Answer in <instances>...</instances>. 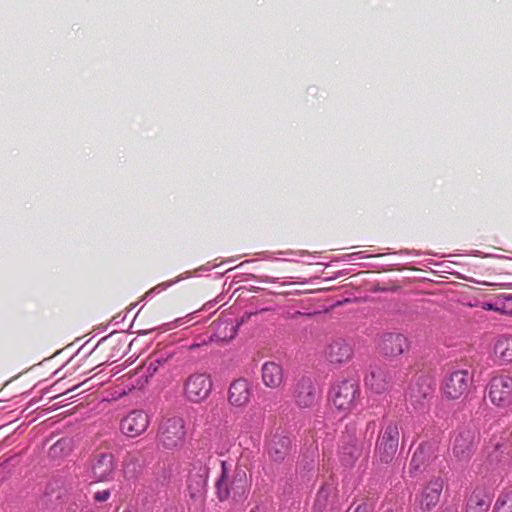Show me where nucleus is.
<instances>
[{
  "instance_id": "f257e3e1",
  "label": "nucleus",
  "mask_w": 512,
  "mask_h": 512,
  "mask_svg": "<svg viewBox=\"0 0 512 512\" xmlns=\"http://www.w3.org/2000/svg\"><path fill=\"white\" fill-rule=\"evenodd\" d=\"M328 399L339 413L343 416L349 415L361 399L359 382L353 378L334 381L330 386Z\"/></svg>"
},
{
  "instance_id": "f03ea898",
  "label": "nucleus",
  "mask_w": 512,
  "mask_h": 512,
  "mask_svg": "<svg viewBox=\"0 0 512 512\" xmlns=\"http://www.w3.org/2000/svg\"><path fill=\"white\" fill-rule=\"evenodd\" d=\"M434 388L430 378L419 376L412 380L405 394L406 409L410 414H424L429 410V403Z\"/></svg>"
},
{
  "instance_id": "7ed1b4c3",
  "label": "nucleus",
  "mask_w": 512,
  "mask_h": 512,
  "mask_svg": "<svg viewBox=\"0 0 512 512\" xmlns=\"http://www.w3.org/2000/svg\"><path fill=\"white\" fill-rule=\"evenodd\" d=\"M399 427L397 422L388 421L380 430L374 450L377 463L390 464L397 453L399 446Z\"/></svg>"
},
{
  "instance_id": "20e7f679",
  "label": "nucleus",
  "mask_w": 512,
  "mask_h": 512,
  "mask_svg": "<svg viewBox=\"0 0 512 512\" xmlns=\"http://www.w3.org/2000/svg\"><path fill=\"white\" fill-rule=\"evenodd\" d=\"M480 443V433L475 426L460 427L452 442V455L458 462L467 463Z\"/></svg>"
},
{
  "instance_id": "39448f33",
  "label": "nucleus",
  "mask_w": 512,
  "mask_h": 512,
  "mask_svg": "<svg viewBox=\"0 0 512 512\" xmlns=\"http://www.w3.org/2000/svg\"><path fill=\"white\" fill-rule=\"evenodd\" d=\"M228 468L226 461H221V475L216 482L217 497L220 501H225L232 497L241 498L246 493V473L242 469L234 471L231 481L227 480Z\"/></svg>"
},
{
  "instance_id": "423d86ee",
  "label": "nucleus",
  "mask_w": 512,
  "mask_h": 512,
  "mask_svg": "<svg viewBox=\"0 0 512 512\" xmlns=\"http://www.w3.org/2000/svg\"><path fill=\"white\" fill-rule=\"evenodd\" d=\"M158 438L166 449L181 447L186 438L184 419L177 416L164 419L159 427Z\"/></svg>"
},
{
  "instance_id": "0eeeda50",
  "label": "nucleus",
  "mask_w": 512,
  "mask_h": 512,
  "mask_svg": "<svg viewBox=\"0 0 512 512\" xmlns=\"http://www.w3.org/2000/svg\"><path fill=\"white\" fill-rule=\"evenodd\" d=\"M321 398L317 383L309 376L300 377L292 388V399L299 409L313 408Z\"/></svg>"
},
{
  "instance_id": "6e6552de",
  "label": "nucleus",
  "mask_w": 512,
  "mask_h": 512,
  "mask_svg": "<svg viewBox=\"0 0 512 512\" xmlns=\"http://www.w3.org/2000/svg\"><path fill=\"white\" fill-rule=\"evenodd\" d=\"M472 384V376L466 369L451 371L443 380V393L449 399H459Z\"/></svg>"
},
{
  "instance_id": "1a4fd4ad",
  "label": "nucleus",
  "mask_w": 512,
  "mask_h": 512,
  "mask_svg": "<svg viewBox=\"0 0 512 512\" xmlns=\"http://www.w3.org/2000/svg\"><path fill=\"white\" fill-rule=\"evenodd\" d=\"M212 389V381L206 373L191 374L184 383V394L191 402H201L205 400Z\"/></svg>"
},
{
  "instance_id": "9d476101",
  "label": "nucleus",
  "mask_w": 512,
  "mask_h": 512,
  "mask_svg": "<svg viewBox=\"0 0 512 512\" xmlns=\"http://www.w3.org/2000/svg\"><path fill=\"white\" fill-rule=\"evenodd\" d=\"M488 396L498 407H506L512 401V378L509 376L493 377L488 384Z\"/></svg>"
},
{
  "instance_id": "9b49d317",
  "label": "nucleus",
  "mask_w": 512,
  "mask_h": 512,
  "mask_svg": "<svg viewBox=\"0 0 512 512\" xmlns=\"http://www.w3.org/2000/svg\"><path fill=\"white\" fill-rule=\"evenodd\" d=\"M150 423L147 413L143 410H133L120 421V431L123 435L134 438L144 433Z\"/></svg>"
},
{
  "instance_id": "f8f14e48",
  "label": "nucleus",
  "mask_w": 512,
  "mask_h": 512,
  "mask_svg": "<svg viewBox=\"0 0 512 512\" xmlns=\"http://www.w3.org/2000/svg\"><path fill=\"white\" fill-rule=\"evenodd\" d=\"M444 484V479L436 476L431 478L424 486L419 497V506L422 511H430L438 504Z\"/></svg>"
},
{
  "instance_id": "ddd939ff",
  "label": "nucleus",
  "mask_w": 512,
  "mask_h": 512,
  "mask_svg": "<svg viewBox=\"0 0 512 512\" xmlns=\"http://www.w3.org/2000/svg\"><path fill=\"white\" fill-rule=\"evenodd\" d=\"M392 377L388 368L378 365L370 366L369 372L365 376V384L372 392L380 394L388 390Z\"/></svg>"
},
{
  "instance_id": "4468645a",
  "label": "nucleus",
  "mask_w": 512,
  "mask_h": 512,
  "mask_svg": "<svg viewBox=\"0 0 512 512\" xmlns=\"http://www.w3.org/2000/svg\"><path fill=\"white\" fill-rule=\"evenodd\" d=\"M292 441L285 431H276L267 446L269 458L274 462H282L289 455Z\"/></svg>"
},
{
  "instance_id": "2eb2a0df",
  "label": "nucleus",
  "mask_w": 512,
  "mask_h": 512,
  "mask_svg": "<svg viewBox=\"0 0 512 512\" xmlns=\"http://www.w3.org/2000/svg\"><path fill=\"white\" fill-rule=\"evenodd\" d=\"M408 339L400 333H385L379 343L380 353L385 357H397L408 349Z\"/></svg>"
},
{
  "instance_id": "dca6fc26",
  "label": "nucleus",
  "mask_w": 512,
  "mask_h": 512,
  "mask_svg": "<svg viewBox=\"0 0 512 512\" xmlns=\"http://www.w3.org/2000/svg\"><path fill=\"white\" fill-rule=\"evenodd\" d=\"M337 489L332 484H323L318 490L314 504L313 512H324L327 509H337Z\"/></svg>"
},
{
  "instance_id": "f3484780",
  "label": "nucleus",
  "mask_w": 512,
  "mask_h": 512,
  "mask_svg": "<svg viewBox=\"0 0 512 512\" xmlns=\"http://www.w3.org/2000/svg\"><path fill=\"white\" fill-rule=\"evenodd\" d=\"M251 396L250 383L243 378L237 379L230 384L228 400L231 405L241 407L246 405Z\"/></svg>"
},
{
  "instance_id": "a211bd4d",
  "label": "nucleus",
  "mask_w": 512,
  "mask_h": 512,
  "mask_svg": "<svg viewBox=\"0 0 512 512\" xmlns=\"http://www.w3.org/2000/svg\"><path fill=\"white\" fill-rule=\"evenodd\" d=\"M92 476L97 482L108 480L114 470L113 456L108 453L97 455L92 461Z\"/></svg>"
},
{
  "instance_id": "6ab92c4d",
  "label": "nucleus",
  "mask_w": 512,
  "mask_h": 512,
  "mask_svg": "<svg viewBox=\"0 0 512 512\" xmlns=\"http://www.w3.org/2000/svg\"><path fill=\"white\" fill-rule=\"evenodd\" d=\"M208 477L209 468L206 465L200 464L198 467H193L188 477V489L192 497L205 491Z\"/></svg>"
},
{
  "instance_id": "aec40b11",
  "label": "nucleus",
  "mask_w": 512,
  "mask_h": 512,
  "mask_svg": "<svg viewBox=\"0 0 512 512\" xmlns=\"http://www.w3.org/2000/svg\"><path fill=\"white\" fill-rule=\"evenodd\" d=\"M432 454L433 445L431 443L423 442L419 444L410 461L409 473L412 477L421 472L422 467L430 461Z\"/></svg>"
},
{
  "instance_id": "412c9836",
  "label": "nucleus",
  "mask_w": 512,
  "mask_h": 512,
  "mask_svg": "<svg viewBox=\"0 0 512 512\" xmlns=\"http://www.w3.org/2000/svg\"><path fill=\"white\" fill-rule=\"evenodd\" d=\"M262 381L266 387L278 388L284 380V372L280 363L268 361L262 365Z\"/></svg>"
},
{
  "instance_id": "4be33fe9",
  "label": "nucleus",
  "mask_w": 512,
  "mask_h": 512,
  "mask_svg": "<svg viewBox=\"0 0 512 512\" xmlns=\"http://www.w3.org/2000/svg\"><path fill=\"white\" fill-rule=\"evenodd\" d=\"M326 355L331 363H342L351 358L352 348L344 341H335L328 346Z\"/></svg>"
},
{
  "instance_id": "5701e85b",
  "label": "nucleus",
  "mask_w": 512,
  "mask_h": 512,
  "mask_svg": "<svg viewBox=\"0 0 512 512\" xmlns=\"http://www.w3.org/2000/svg\"><path fill=\"white\" fill-rule=\"evenodd\" d=\"M491 499L483 490L476 489L468 497L465 512H487Z\"/></svg>"
},
{
  "instance_id": "b1692460",
  "label": "nucleus",
  "mask_w": 512,
  "mask_h": 512,
  "mask_svg": "<svg viewBox=\"0 0 512 512\" xmlns=\"http://www.w3.org/2000/svg\"><path fill=\"white\" fill-rule=\"evenodd\" d=\"M175 355L173 350H164L155 355L146 367L144 376L145 378L153 377L159 370L160 367L168 363Z\"/></svg>"
},
{
  "instance_id": "393cba45",
  "label": "nucleus",
  "mask_w": 512,
  "mask_h": 512,
  "mask_svg": "<svg viewBox=\"0 0 512 512\" xmlns=\"http://www.w3.org/2000/svg\"><path fill=\"white\" fill-rule=\"evenodd\" d=\"M495 354L503 362H512V337L501 336L494 347Z\"/></svg>"
},
{
  "instance_id": "a878e982",
  "label": "nucleus",
  "mask_w": 512,
  "mask_h": 512,
  "mask_svg": "<svg viewBox=\"0 0 512 512\" xmlns=\"http://www.w3.org/2000/svg\"><path fill=\"white\" fill-rule=\"evenodd\" d=\"M360 449L356 444L349 443L340 451V461L345 467H352L360 457Z\"/></svg>"
},
{
  "instance_id": "bb28decb",
  "label": "nucleus",
  "mask_w": 512,
  "mask_h": 512,
  "mask_svg": "<svg viewBox=\"0 0 512 512\" xmlns=\"http://www.w3.org/2000/svg\"><path fill=\"white\" fill-rule=\"evenodd\" d=\"M73 448V440L63 437L56 441L49 449V454L53 458L67 456Z\"/></svg>"
},
{
  "instance_id": "cd10ccee",
  "label": "nucleus",
  "mask_w": 512,
  "mask_h": 512,
  "mask_svg": "<svg viewBox=\"0 0 512 512\" xmlns=\"http://www.w3.org/2000/svg\"><path fill=\"white\" fill-rule=\"evenodd\" d=\"M189 277H191V273L190 272H185V273L179 275L174 280L166 281V282H163L161 284H158L157 286L153 287L152 289H150L149 291L146 292V294L144 295V299L152 298L154 295H156V294L166 290L170 286L178 283L179 281H181L183 279H187Z\"/></svg>"
},
{
  "instance_id": "c85d7f7f",
  "label": "nucleus",
  "mask_w": 512,
  "mask_h": 512,
  "mask_svg": "<svg viewBox=\"0 0 512 512\" xmlns=\"http://www.w3.org/2000/svg\"><path fill=\"white\" fill-rule=\"evenodd\" d=\"M493 512H512V491L498 497Z\"/></svg>"
},
{
  "instance_id": "c756f323",
  "label": "nucleus",
  "mask_w": 512,
  "mask_h": 512,
  "mask_svg": "<svg viewBox=\"0 0 512 512\" xmlns=\"http://www.w3.org/2000/svg\"><path fill=\"white\" fill-rule=\"evenodd\" d=\"M275 255H281V256H284V258H282V260L284 261H297L296 260V256H304V255H308L310 257H314L313 255L309 254L307 251L305 250H298V251H293V250H286V251H278V252H275L274 253Z\"/></svg>"
},
{
  "instance_id": "7c9ffc66",
  "label": "nucleus",
  "mask_w": 512,
  "mask_h": 512,
  "mask_svg": "<svg viewBox=\"0 0 512 512\" xmlns=\"http://www.w3.org/2000/svg\"><path fill=\"white\" fill-rule=\"evenodd\" d=\"M367 257H368V255H366V253L364 251H359V252H354V253H349V254L343 255L342 260L346 261V262H353L357 259H363V258H367Z\"/></svg>"
},
{
  "instance_id": "2f4dec72",
  "label": "nucleus",
  "mask_w": 512,
  "mask_h": 512,
  "mask_svg": "<svg viewBox=\"0 0 512 512\" xmlns=\"http://www.w3.org/2000/svg\"><path fill=\"white\" fill-rule=\"evenodd\" d=\"M110 491L109 490H102V491H97L95 494H94V500L96 502H104L106 500L109 499L110 497Z\"/></svg>"
},
{
  "instance_id": "473e14b6",
  "label": "nucleus",
  "mask_w": 512,
  "mask_h": 512,
  "mask_svg": "<svg viewBox=\"0 0 512 512\" xmlns=\"http://www.w3.org/2000/svg\"><path fill=\"white\" fill-rule=\"evenodd\" d=\"M353 512H373V507L367 502L359 504Z\"/></svg>"
},
{
  "instance_id": "72a5a7b5",
  "label": "nucleus",
  "mask_w": 512,
  "mask_h": 512,
  "mask_svg": "<svg viewBox=\"0 0 512 512\" xmlns=\"http://www.w3.org/2000/svg\"><path fill=\"white\" fill-rule=\"evenodd\" d=\"M218 266H219V264H211L210 262H208L207 264L202 265L198 269H196L195 273H197V272H208V271H211L212 269H214V268H216Z\"/></svg>"
},
{
  "instance_id": "f704fd0d",
  "label": "nucleus",
  "mask_w": 512,
  "mask_h": 512,
  "mask_svg": "<svg viewBox=\"0 0 512 512\" xmlns=\"http://www.w3.org/2000/svg\"><path fill=\"white\" fill-rule=\"evenodd\" d=\"M314 466H315V460H314V457H311L310 460L306 461V463L303 465V469L310 471L314 468Z\"/></svg>"
},
{
  "instance_id": "c9c22d12",
  "label": "nucleus",
  "mask_w": 512,
  "mask_h": 512,
  "mask_svg": "<svg viewBox=\"0 0 512 512\" xmlns=\"http://www.w3.org/2000/svg\"><path fill=\"white\" fill-rule=\"evenodd\" d=\"M483 308L486 310H493V311H499L500 309L496 306V304L493 303H485L483 305Z\"/></svg>"
},
{
  "instance_id": "e433bc0d",
  "label": "nucleus",
  "mask_w": 512,
  "mask_h": 512,
  "mask_svg": "<svg viewBox=\"0 0 512 512\" xmlns=\"http://www.w3.org/2000/svg\"><path fill=\"white\" fill-rule=\"evenodd\" d=\"M439 512H457V509L454 507H445L441 509Z\"/></svg>"
},
{
  "instance_id": "4c0bfd02",
  "label": "nucleus",
  "mask_w": 512,
  "mask_h": 512,
  "mask_svg": "<svg viewBox=\"0 0 512 512\" xmlns=\"http://www.w3.org/2000/svg\"><path fill=\"white\" fill-rule=\"evenodd\" d=\"M209 305V308L213 307L215 305V302H208L204 305V310H207V306Z\"/></svg>"
},
{
  "instance_id": "58836bf2",
  "label": "nucleus",
  "mask_w": 512,
  "mask_h": 512,
  "mask_svg": "<svg viewBox=\"0 0 512 512\" xmlns=\"http://www.w3.org/2000/svg\"><path fill=\"white\" fill-rule=\"evenodd\" d=\"M114 320H116V323H119V320H124V317H114Z\"/></svg>"
},
{
  "instance_id": "ea45409f",
  "label": "nucleus",
  "mask_w": 512,
  "mask_h": 512,
  "mask_svg": "<svg viewBox=\"0 0 512 512\" xmlns=\"http://www.w3.org/2000/svg\"><path fill=\"white\" fill-rule=\"evenodd\" d=\"M114 320H116V323H119V320H124V317H114Z\"/></svg>"
},
{
  "instance_id": "a19ab883",
  "label": "nucleus",
  "mask_w": 512,
  "mask_h": 512,
  "mask_svg": "<svg viewBox=\"0 0 512 512\" xmlns=\"http://www.w3.org/2000/svg\"><path fill=\"white\" fill-rule=\"evenodd\" d=\"M114 320H116V323H119V320H124V317H114Z\"/></svg>"
},
{
  "instance_id": "79ce46f5",
  "label": "nucleus",
  "mask_w": 512,
  "mask_h": 512,
  "mask_svg": "<svg viewBox=\"0 0 512 512\" xmlns=\"http://www.w3.org/2000/svg\"><path fill=\"white\" fill-rule=\"evenodd\" d=\"M114 320H116V323H119V320H124V317H114Z\"/></svg>"
},
{
  "instance_id": "37998d69",
  "label": "nucleus",
  "mask_w": 512,
  "mask_h": 512,
  "mask_svg": "<svg viewBox=\"0 0 512 512\" xmlns=\"http://www.w3.org/2000/svg\"><path fill=\"white\" fill-rule=\"evenodd\" d=\"M199 346V344H192L189 349L190 350H194L195 348H197Z\"/></svg>"
},
{
  "instance_id": "c03bdc74",
  "label": "nucleus",
  "mask_w": 512,
  "mask_h": 512,
  "mask_svg": "<svg viewBox=\"0 0 512 512\" xmlns=\"http://www.w3.org/2000/svg\"><path fill=\"white\" fill-rule=\"evenodd\" d=\"M250 512H261L259 507L256 506L255 508H253Z\"/></svg>"
},
{
  "instance_id": "a18cd8bd",
  "label": "nucleus",
  "mask_w": 512,
  "mask_h": 512,
  "mask_svg": "<svg viewBox=\"0 0 512 512\" xmlns=\"http://www.w3.org/2000/svg\"><path fill=\"white\" fill-rule=\"evenodd\" d=\"M502 446H503V445H502V444H500V443H497V444L495 445V447H496V449H497V450H498V449H500Z\"/></svg>"
},
{
  "instance_id": "49530a36",
  "label": "nucleus",
  "mask_w": 512,
  "mask_h": 512,
  "mask_svg": "<svg viewBox=\"0 0 512 512\" xmlns=\"http://www.w3.org/2000/svg\"><path fill=\"white\" fill-rule=\"evenodd\" d=\"M505 299H506V300H509V301H512V295L505 296Z\"/></svg>"
},
{
  "instance_id": "de8ad7c7",
  "label": "nucleus",
  "mask_w": 512,
  "mask_h": 512,
  "mask_svg": "<svg viewBox=\"0 0 512 512\" xmlns=\"http://www.w3.org/2000/svg\"><path fill=\"white\" fill-rule=\"evenodd\" d=\"M374 424H375V422H374V421L369 422V423H368V428H369L371 425H374Z\"/></svg>"
},
{
  "instance_id": "09e8293b",
  "label": "nucleus",
  "mask_w": 512,
  "mask_h": 512,
  "mask_svg": "<svg viewBox=\"0 0 512 512\" xmlns=\"http://www.w3.org/2000/svg\"><path fill=\"white\" fill-rule=\"evenodd\" d=\"M268 259H272L271 257H267ZM273 259L279 260V257H274Z\"/></svg>"
},
{
  "instance_id": "8fccbe9b",
  "label": "nucleus",
  "mask_w": 512,
  "mask_h": 512,
  "mask_svg": "<svg viewBox=\"0 0 512 512\" xmlns=\"http://www.w3.org/2000/svg\"><path fill=\"white\" fill-rule=\"evenodd\" d=\"M124 512H126V511H124Z\"/></svg>"
}]
</instances>
